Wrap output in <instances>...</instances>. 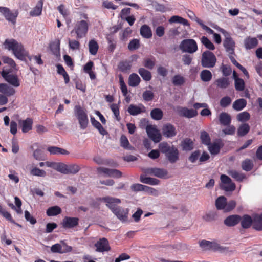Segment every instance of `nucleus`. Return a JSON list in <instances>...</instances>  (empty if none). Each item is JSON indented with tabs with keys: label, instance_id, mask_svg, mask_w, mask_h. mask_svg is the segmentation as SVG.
Returning a JSON list of instances; mask_svg holds the SVG:
<instances>
[{
	"label": "nucleus",
	"instance_id": "63",
	"mask_svg": "<svg viewBox=\"0 0 262 262\" xmlns=\"http://www.w3.org/2000/svg\"><path fill=\"white\" fill-rule=\"evenodd\" d=\"M33 157L37 160H43L44 155L42 149L38 148L35 150L33 152Z\"/></svg>",
	"mask_w": 262,
	"mask_h": 262
},
{
	"label": "nucleus",
	"instance_id": "36",
	"mask_svg": "<svg viewBox=\"0 0 262 262\" xmlns=\"http://www.w3.org/2000/svg\"><path fill=\"white\" fill-rule=\"evenodd\" d=\"M140 180L142 183L151 185H158L160 183V181L157 179L151 177H146L143 175L140 176Z\"/></svg>",
	"mask_w": 262,
	"mask_h": 262
},
{
	"label": "nucleus",
	"instance_id": "18",
	"mask_svg": "<svg viewBox=\"0 0 262 262\" xmlns=\"http://www.w3.org/2000/svg\"><path fill=\"white\" fill-rule=\"evenodd\" d=\"M96 247V251L99 252L108 251L111 250L109 242L106 238H100L95 244Z\"/></svg>",
	"mask_w": 262,
	"mask_h": 262
},
{
	"label": "nucleus",
	"instance_id": "49",
	"mask_svg": "<svg viewBox=\"0 0 262 262\" xmlns=\"http://www.w3.org/2000/svg\"><path fill=\"white\" fill-rule=\"evenodd\" d=\"M150 116L155 120H161L163 116L162 111L160 108H154L151 111Z\"/></svg>",
	"mask_w": 262,
	"mask_h": 262
},
{
	"label": "nucleus",
	"instance_id": "29",
	"mask_svg": "<svg viewBox=\"0 0 262 262\" xmlns=\"http://www.w3.org/2000/svg\"><path fill=\"white\" fill-rule=\"evenodd\" d=\"M214 83L217 88L225 89L229 86L230 80L229 78L221 77L216 79Z\"/></svg>",
	"mask_w": 262,
	"mask_h": 262
},
{
	"label": "nucleus",
	"instance_id": "60",
	"mask_svg": "<svg viewBox=\"0 0 262 262\" xmlns=\"http://www.w3.org/2000/svg\"><path fill=\"white\" fill-rule=\"evenodd\" d=\"M250 115L247 112H243L238 114L237 116L238 121L240 122H246L250 119Z\"/></svg>",
	"mask_w": 262,
	"mask_h": 262
},
{
	"label": "nucleus",
	"instance_id": "55",
	"mask_svg": "<svg viewBox=\"0 0 262 262\" xmlns=\"http://www.w3.org/2000/svg\"><path fill=\"white\" fill-rule=\"evenodd\" d=\"M119 79L121 92L124 96H126L128 93L127 88L121 75H119Z\"/></svg>",
	"mask_w": 262,
	"mask_h": 262
},
{
	"label": "nucleus",
	"instance_id": "37",
	"mask_svg": "<svg viewBox=\"0 0 262 262\" xmlns=\"http://www.w3.org/2000/svg\"><path fill=\"white\" fill-rule=\"evenodd\" d=\"M246 105V100L243 98H241L235 100L233 102L232 107L234 110L239 111L245 108Z\"/></svg>",
	"mask_w": 262,
	"mask_h": 262
},
{
	"label": "nucleus",
	"instance_id": "5",
	"mask_svg": "<svg viewBox=\"0 0 262 262\" xmlns=\"http://www.w3.org/2000/svg\"><path fill=\"white\" fill-rule=\"evenodd\" d=\"M74 111L80 128L85 129L89 124V119L86 111L80 105H78L75 106Z\"/></svg>",
	"mask_w": 262,
	"mask_h": 262
},
{
	"label": "nucleus",
	"instance_id": "7",
	"mask_svg": "<svg viewBox=\"0 0 262 262\" xmlns=\"http://www.w3.org/2000/svg\"><path fill=\"white\" fill-rule=\"evenodd\" d=\"M55 169L63 174H74L80 170V167L76 164L67 165L62 163H58L56 164Z\"/></svg>",
	"mask_w": 262,
	"mask_h": 262
},
{
	"label": "nucleus",
	"instance_id": "35",
	"mask_svg": "<svg viewBox=\"0 0 262 262\" xmlns=\"http://www.w3.org/2000/svg\"><path fill=\"white\" fill-rule=\"evenodd\" d=\"M47 150L51 155H68L69 152L63 148L56 146H50L47 148Z\"/></svg>",
	"mask_w": 262,
	"mask_h": 262
},
{
	"label": "nucleus",
	"instance_id": "23",
	"mask_svg": "<svg viewBox=\"0 0 262 262\" xmlns=\"http://www.w3.org/2000/svg\"><path fill=\"white\" fill-rule=\"evenodd\" d=\"M145 111V107L142 104H140L139 105L130 104L127 108L128 113L132 116L138 115L144 112Z\"/></svg>",
	"mask_w": 262,
	"mask_h": 262
},
{
	"label": "nucleus",
	"instance_id": "53",
	"mask_svg": "<svg viewBox=\"0 0 262 262\" xmlns=\"http://www.w3.org/2000/svg\"><path fill=\"white\" fill-rule=\"evenodd\" d=\"M202 43L208 49L213 50L215 47L213 43L206 36H202L201 38Z\"/></svg>",
	"mask_w": 262,
	"mask_h": 262
},
{
	"label": "nucleus",
	"instance_id": "42",
	"mask_svg": "<svg viewBox=\"0 0 262 262\" xmlns=\"http://www.w3.org/2000/svg\"><path fill=\"white\" fill-rule=\"evenodd\" d=\"M120 146L124 149L130 150L134 149V147L130 145L128 139L125 135H121L120 139Z\"/></svg>",
	"mask_w": 262,
	"mask_h": 262
},
{
	"label": "nucleus",
	"instance_id": "43",
	"mask_svg": "<svg viewBox=\"0 0 262 262\" xmlns=\"http://www.w3.org/2000/svg\"><path fill=\"white\" fill-rule=\"evenodd\" d=\"M61 212V209L58 206H54L49 208L46 212L49 216L57 215Z\"/></svg>",
	"mask_w": 262,
	"mask_h": 262
},
{
	"label": "nucleus",
	"instance_id": "62",
	"mask_svg": "<svg viewBox=\"0 0 262 262\" xmlns=\"http://www.w3.org/2000/svg\"><path fill=\"white\" fill-rule=\"evenodd\" d=\"M0 214L10 222L15 224L10 213L7 211L3 207L2 208V209H0Z\"/></svg>",
	"mask_w": 262,
	"mask_h": 262
},
{
	"label": "nucleus",
	"instance_id": "15",
	"mask_svg": "<svg viewBox=\"0 0 262 262\" xmlns=\"http://www.w3.org/2000/svg\"><path fill=\"white\" fill-rule=\"evenodd\" d=\"M146 130L148 137L155 143L159 142L162 139L159 130L152 125H147Z\"/></svg>",
	"mask_w": 262,
	"mask_h": 262
},
{
	"label": "nucleus",
	"instance_id": "51",
	"mask_svg": "<svg viewBox=\"0 0 262 262\" xmlns=\"http://www.w3.org/2000/svg\"><path fill=\"white\" fill-rule=\"evenodd\" d=\"M253 167V161L249 159H246L242 163V168L246 171H249Z\"/></svg>",
	"mask_w": 262,
	"mask_h": 262
},
{
	"label": "nucleus",
	"instance_id": "38",
	"mask_svg": "<svg viewBox=\"0 0 262 262\" xmlns=\"http://www.w3.org/2000/svg\"><path fill=\"white\" fill-rule=\"evenodd\" d=\"M140 34L145 38H150L152 36L150 28L147 25H144L140 28Z\"/></svg>",
	"mask_w": 262,
	"mask_h": 262
},
{
	"label": "nucleus",
	"instance_id": "39",
	"mask_svg": "<svg viewBox=\"0 0 262 262\" xmlns=\"http://www.w3.org/2000/svg\"><path fill=\"white\" fill-rule=\"evenodd\" d=\"M89 52L91 55H95L97 54L99 49V46L97 41L94 39H91L89 42Z\"/></svg>",
	"mask_w": 262,
	"mask_h": 262
},
{
	"label": "nucleus",
	"instance_id": "46",
	"mask_svg": "<svg viewBox=\"0 0 262 262\" xmlns=\"http://www.w3.org/2000/svg\"><path fill=\"white\" fill-rule=\"evenodd\" d=\"M200 139L202 144L208 146L210 144L211 138L206 131H202L200 133Z\"/></svg>",
	"mask_w": 262,
	"mask_h": 262
},
{
	"label": "nucleus",
	"instance_id": "64",
	"mask_svg": "<svg viewBox=\"0 0 262 262\" xmlns=\"http://www.w3.org/2000/svg\"><path fill=\"white\" fill-rule=\"evenodd\" d=\"M142 97L145 101H150L154 99V94L151 91L146 90L143 93Z\"/></svg>",
	"mask_w": 262,
	"mask_h": 262
},
{
	"label": "nucleus",
	"instance_id": "14",
	"mask_svg": "<svg viewBox=\"0 0 262 262\" xmlns=\"http://www.w3.org/2000/svg\"><path fill=\"white\" fill-rule=\"evenodd\" d=\"M161 130L163 136L168 138H172L177 134L176 127L169 123L164 124Z\"/></svg>",
	"mask_w": 262,
	"mask_h": 262
},
{
	"label": "nucleus",
	"instance_id": "6",
	"mask_svg": "<svg viewBox=\"0 0 262 262\" xmlns=\"http://www.w3.org/2000/svg\"><path fill=\"white\" fill-rule=\"evenodd\" d=\"M179 48L183 52L190 54L196 52L198 48L196 41L193 39H186L181 41Z\"/></svg>",
	"mask_w": 262,
	"mask_h": 262
},
{
	"label": "nucleus",
	"instance_id": "32",
	"mask_svg": "<svg viewBox=\"0 0 262 262\" xmlns=\"http://www.w3.org/2000/svg\"><path fill=\"white\" fill-rule=\"evenodd\" d=\"M219 120L222 125L224 126H228L231 123V118L230 115L228 113L222 112L219 116Z\"/></svg>",
	"mask_w": 262,
	"mask_h": 262
},
{
	"label": "nucleus",
	"instance_id": "33",
	"mask_svg": "<svg viewBox=\"0 0 262 262\" xmlns=\"http://www.w3.org/2000/svg\"><path fill=\"white\" fill-rule=\"evenodd\" d=\"M91 121L93 126L98 130L101 135L104 136L108 134L107 130L103 127L100 123L96 120L94 117H91Z\"/></svg>",
	"mask_w": 262,
	"mask_h": 262
},
{
	"label": "nucleus",
	"instance_id": "52",
	"mask_svg": "<svg viewBox=\"0 0 262 262\" xmlns=\"http://www.w3.org/2000/svg\"><path fill=\"white\" fill-rule=\"evenodd\" d=\"M68 45L69 49L74 50H79L80 48V43L78 39H69Z\"/></svg>",
	"mask_w": 262,
	"mask_h": 262
},
{
	"label": "nucleus",
	"instance_id": "47",
	"mask_svg": "<svg viewBox=\"0 0 262 262\" xmlns=\"http://www.w3.org/2000/svg\"><path fill=\"white\" fill-rule=\"evenodd\" d=\"M201 80L204 82L210 81L212 78L211 72L208 70H203L200 73Z\"/></svg>",
	"mask_w": 262,
	"mask_h": 262
},
{
	"label": "nucleus",
	"instance_id": "54",
	"mask_svg": "<svg viewBox=\"0 0 262 262\" xmlns=\"http://www.w3.org/2000/svg\"><path fill=\"white\" fill-rule=\"evenodd\" d=\"M172 83L175 86H179L184 84L185 82V80L184 77L180 75H176L172 78Z\"/></svg>",
	"mask_w": 262,
	"mask_h": 262
},
{
	"label": "nucleus",
	"instance_id": "22",
	"mask_svg": "<svg viewBox=\"0 0 262 262\" xmlns=\"http://www.w3.org/2000/svg\"><path fill=\"white\" fill-rule=\"evenodd\" d=\"M15 89L7 83H0V93L7 97H10L15 94Z\"/></svg>",
	"mask_w": 262,
	"mask_h": 262
},
{
	"label": "nucleus",
	"instance_id": "57",
	"mask_svg": "<svg viewBox=\"0 0 262 262\" xmlns=\"http://www.w3.org/2000/svg\"><path fill=\"white\" fill-rule=\"evenodd\" d=\"M50 47L53 54L57 55L60 50V40H57V41L52 42L50 43Z\"/></svg>",
	"mask_w": 262,
	"mask_h": 262
},
{
	"label": "nucleus",
	"instance_id": "16",
	"mask_svg": "<svg viewBox=\"0 0 262 262\" xmlns=\"http://www.w3.org/2000/svg\"><path fill=\"white\" fill-rule=\"evenodd\" d=\"M79 219L76 217H65L61 222L62 226L64 229H72L76 227L79 223Z\"/></svg>",
	"mask_w": 262,
	"mask_h": 262
},
{
	"label": "nucleus",
	"instance_id": "25",
	"mask_svg": "<svg viewBox=\"0 0 262 262\" xmlns=\"http://www.w3.org/2000/svg\"><path fill=\"white\" fill-rule=\"evenodd\" d=\"M258 41L255 37H247L244 40V46L247 50H250L256 47Z\"/></svg>",
	"mask_w": 262,
	"mask_h": 262
},
{
	"label": "nucleus",
	"instance_id": "13",
	"mask_svg": "<svg viewBox=\"0 0 262 262\" xmlns=\"http://www.w3.org/2000/svg\"><path fill=\"white\" fill-rule=\"evenodd\" d=\"M97 171L99 174L103 173L110 177L119 178L122 177V172L117 169L99 167L97 168Z\"/></svg>",
	"mask_w": 262,
	"mask_h": 262
},
{
	"label": "nucleus",
	"instance_id": "59",
	"mask_svg": "<svg viewBox=\"0 0 262 262\" xmlns=\"http://www.w3.org/2000/svg\"><path fill=\"white\" fill-rule=\"evenodd\" d=\"M245 83L243 79H235V88L236 91H243L244 90Z\"/></svg>",
	"mask_w": 262,
	"mask_h": 262
},
{
	"label": "nucleus",
	"instance_id": "26",
	"mask_svg": "<svg viewBox=\"0 0 262 262\" xmlns=\"http://www.w3.org/2000/svg\"><path fill=\"white\" fill-rule=\"evenodd\" d=\"M223 45L227 52L231 54H233L235 42L231 37H226L224 40Z\"/></svg>",
	"mask_w": 262,
	"mask_h": 262
},
{
	"label": "nucleus",
	"instance_id": "8",
	"mask_svg": "<svg viewBox=\"0 0 262 262\" xmlns=\"http://www.w3.org/2000/svg\"><path fill=\"white\" fill-rule=\"evenodd\" d=\"M216 61L214 54L209 51H206L202 54L201 65L204 68H213Z\"/></svg>",
	"mask_w": 262,
	"mask_h": 262
},
{
	"label": "nucleus",
	"instance_id": "30",
	"mask_svg": "<svg viewBox=\"0 0 262 262\" xmlns=\"http://www.w3.org/2000/svg\"><path fill=\"white\" fill-rule=\"evenodd\" d=\"M43 1L39 0L36 6L30 12V15L32 17L38 16L41 14L43 6Z\"/></svg>",
	"mask_w": 262,
	"mask_h": 262
},
{
	"label": "nucleus",
	"instance_id": "61",
	"mask_svg": "<svg viewBox=\"0 0 262 262\" xmlns=\"http://www.w3.org/2000/svg\"><path fill=\"white\" fill-rule=\"evenodd\" d=\"M217 214L215 212L211 211L206 213L203 219L206 222H212L216 220Z\"/></svg>",
	"mask_w": 262,
	"mask_h": 262
},
{
	"label": "nucleus",
	"instance_id": "4",
	"mask_svg": "<svg viewBox=\"0 0 262 262\" xmlns=\"http://www.w3.org/2000/svg\"><path fill=\"white\" fill-rule=\"evenodd\" d=\"M89 22L88 20H81L74 23V27L71 31V35H75L77 39L85 37L89 30Z\"/></svg>",
	"mask_w": 262,
	"mask_h": 262
},
{
	"label": "nucleus",
	"instance_id": "56",
	"mask_svg": "<svg viewBox=\"0 0 262 262\" xmlns=\"http://www.w3.org/2000/svg\"><path fill=\"white\" fill-rule=\"evenodd\" d=\"M140 46V40L138 39H133L128 43V49L129 51H134L139 49Z\"/></svg>",
	"mask_w": 262,
	"mask_h": 262
},
{
	"label": "nucleus",
	"instance_id": "11",
	"mask_svg": "<svg viewBox=\"0 0 262 262\" xmlns=\"http://www.w3.org/2000/svg\"><path fill=\"white\" fill-rule=\"evenodd\" d=\"M1 75L7 82L13 86L18 87L20 85L19 80L16 75L10 74L9 71L3 70Z\"/></svg>",
	"mask_w": 262,
	"mask_h": 262
},
{
	"label": "nucleus",
	"instance_id": "21",
	"mask_svg": "<svg viewBox=\"0 0 262 262\" xmlns=\"http://www.w3.org/2000/svg\"><path fill=\"white\" fill-rule=\"evenodd\" d=\"M241 220V216L234 214L227 216L224 220V223L228 227H233L237 225Z\"/></svg>",
	"mask_w": 262,
	"mask_h": 262
},
{
	"label": "nucleus",
	"instance_id": "17",
	"mask_svg": "<svg viewBox=\"0 0 262 262\" xmlns=\"http://www.w3.org/2000/svg\"><path fill=\"white\" fill-rule=\"evenodd\" d=\"M33 121L28 117L25 120H18V125L23 133H27L32 129Z\"/></svg>",
	"mask_w": 262,
	"mask_h": 262
},
{
	"label": "nucleus",
	"instance_id": "58",
	"mask_svg": "<svg viewBox=\"0 0 262 262\" xmlns=\"http://www.w3.org/2000/svg\"><path fill=\"white\" fill-rule=\"evenodd\" d=\"M119 70L122 72H127L130 69V65L127 61H120L118 66Z\"/></svg>",
	"mask_w": 262,
	"mask_h": 262
},
{
	"label": "nucleus",
	"instance_id": "1",
	"mask_svg": "<svg viewBox=\"0 0 262 262\" xmlns=\"http://www.w3.org/2000/svg\"><path fill=\"white\" fill-rule=\"evenodd\" d=\"M4 45L6 49L9 50H12L15 56L22 61H25L26 57H27L30 61L33 58L38 64L41 65L43 63L41 58V55L34 56H30L28 52L25 50L22 44L19 43L14 39H6Z\"/></svg>",
	"mask_w": 262,
	"mask_h": 262
},
{
	"label": "nucleus",
	"instance_id": "28",
	"mask_svg": "<svg viewBox=\"0 0 262 262\" xmlns=\"http://www.w3.org/2000/svg\"><path fill=\"white\" fill-rule=\"evenodd\" d=\"M181 146L183 150L190 151L194 148V142L190 138H186L182 141Z\"/></svg>",
	"mask_w": 262,
	"mask_h": 262
},
{
	"label": "nucleus",
	"instance_id": "50",
	"mask_svg": "<svg viewBox=\"0 0 262 262\" xmlns=\"http://www.w3.org/2000/svg\"><path fill=\"white\" fill-rule=\"evenodd\" d=\"M30 174L33 176L40 177H45L46 176V172L42 169H40L36 167H33L30 170Z\"/></svg>",
	"mask_w": 262,
	"mask_h": 262
},
{
	"label": "nucleus",
	"instance_id": "41",
	"mask_svg": "<svg viewBox=\"0 0 262 262\" xmlns=\"http://www.w3.org/2000/svg\"><path fill=\"white\" fill-rule=\"evenodd\" d=\"M226 198L224 196H220L215 201V206L218 210H224L226 205Z\"/></svg>",
	"mask_w": 262,
	"mask_h": 262
},
{
	"label": "nucleus",
	"instance_id": "12",
	"mask_svg": "<svg viewBox=\"0 0 262 262\" xmlns=\"http://www.w3.org/2000/svg\"><path fill=\"white\" fill-rule=\"evenodd\" d=\"M0 13L4 16L7 20L11 22L13 24H15L18 14L17 11L13 12L7 7H0Z\"/></svg>",
	"mask_w": 262,
	"mask_h": 262
},
{
	"label": "nucleus",
	"instance_id": "48",
	"mask_svg": "<svg viewBox=\"0 0 262 262\" xmlns=\"http://www.w3.org/2000/svg\"><path fill=\"white\" fill-rule=\"evenodd\" d=\"M138 73L145 81H148L151 80V74L147 70L141 68L138 70Z\"/></svg>",
	"mask_w": 262,
	"mask_h": 262
},
{
	"label": "nucleus",
	"instance_id": "3",
	"mask_svg": "<svg viewBox=\"0 0 262 262\" xmlns=\"http://www.w3.org/2000/svg\"><path fill=\"white\" fill-rule=\"evenodd\" d=\"M159 149L171 163H176L178 160L179 152L174 145L170 146L167 142H163L159 144Z\"/></svg>",
	"mask_w": 262,
	"mask_h": 262
},
{
	"label": "nucleus",
	"instance_id": "20",
	"mask_svg": "<svg viewBox=\"0 0 262 262\" xmlns=\"http://www.w3.org/2000/svg\"><path fill=\"white\" fill-rule=\"evenodd\" d=\"M221 182L227 184V186H225L223 189L227 191H232L235 189V184L232 182L231 179L225 174H222L221 176Z\"/></svg>",
	"mask_w": 262,
	"mask_h": 262
},
{
	"label": "nucleus",
	"instance_id": "27",
	"mask_svg": "<svg viewBox=\"0 0 262 262\" xmlns=\"http://www.w3.org/2000/svg\"><path fill=\"white\" fill-rule=\"evenodd\" d=\"M253 221V218L251 216L245 214L241 216L240 223L243 228L248 229L252 225Z\"/></svg>",
	"mask_w": 262,
	"mask_h": 262
},
{
	"label": "nucleus",
	"instance_id": "34",
	"mask_svg": "<svg viewBox=\"0 0 262 262\" xmlns=\"http://www.w3.org/2000/svg\"><path fill=\"white\" fill-rule=\"evenodd\" d=\"M169 22L170 24L179 23L183 24V25L186 26H190V24L186 19H185L178 15H174L171 16L170 18L169 19Z\"/></svg>",
	"mask_w": 262,
	"mask_h": 262
},
{
	"label": "nucleus",
	"instance_id": "44",
	"mask_svg": "<svg viewBox=\"0 0 262 262\" xmlns=\"http://www.w3.org/2000/svg\"><path fill=\"white\" fill-rule=\"evenodd\" d=\"M250 129V127L248 124H242L238 128L237 134L239 136L243 137L249 133Z\"/></svg>",
	"mask_w": 262,
	"mask_h": 262
},
{
	"label": "nucleus",
	"instance_id": "9",
	"mask_svg": "<svg viewBox=\"0 0 262 262\" xmlns=\"http://www.w3.org/2000/svg\"><path fill=\"white\" fill-rule=\"evenodd\" d=\"M200 246L206 250H213V251H220L223 250L225 248L222 246H221L216 242H210L207 240H202L199 242Z\"/></svg>",
	"mask_w": 262,
	"mask_h": 262
},
{
	"label": "nucleus",
	"instance_id": "40",
	"mask_svg": "<svg viewBox=\"0 0 262 262\" xmlns=\"http://www.w3.org/2000/svg\"><path fill=\"white\" fill-rule=\"evenodd\" d=\"M140 82V78L139 76L135 73L132 74L128 79V84L133 87L138 86Z\"/></svg>",
	"mask_w": 262,
	"mask_h": 262
},
{
	"label": "nucleus",
	"instance_id": "24",
	"mask_svg": "<svg viewBox=\"0 0 262 262\" xmlns=\"http://www.w3.org/2000/svg\"><path fill=\"white\" fill-rule=\"evenodd\" d=\"M179 114L181 116L185 117L188 118H191L195 117L198 115L196 110L193 109H188L186 107H182L179 111Z\"/></svg>",
	"mask_w": 262,
	"mask_h": 262
},
{
	"label": "nucleus",
	"instance_id": "19",
	"mask_svg": "<svg viewBox=\"0 0 262 262\" xmlns=\"http://www.w3.org/2000/svg\"><path fill=\"white\" fill-rule=\"evenodd\" d=\"M224 144L221 140H219L216 142L208 145V150L211 155H216L219 154L221 149L223 147Z\"/></svg>",
	"mask_w": 262,
	"mask_h": 262
},
{
	"label": "nucleus",
	"instance_id": "31",
	"mask_svg": "<svg viewBox=\"0 0 262 262\" xmlns=\"http://www.w3.org/2000/svg\"><path fill=\"white\" fill-rule=\"evenodd\" d=\"M253 228L257 231H262V216L256 214L253 217Z\"/></svg>",
	"mask_w": 262,
	"mask_h": 262
},
{
	"label": "nucleus",
	"instance_id": "10",
	"mask_svg": "<svg viewBox=\"0 0 262 262\" xmlns=\"http://www.w3.org/2000/svg\"><path fill=\"white\" fill-rule=\"evenodd\" d=\"M145 173L161 179L167 178L168 174V171L166 169L157 167L148 168L145 170Z\"/></svg>",
	"mask_w": 262,
	"mask_h": 262
},
{
	"label": "nucleus",
	"instance_id": "45",
	"mask_svg": "<svg viewBox=\"0 0 262 262\" xmlns=\"http://www.w3.org/2000/svg\"><path fill=\"white\" fill-rule=\"evenodd\" d=\"M228 173L233 179L238 182H242L245 178L244 174L235 170H231L228 171Z\"/></svg>",
	"mask_w": 262,
	"mask_h": 262
},
{
	"label": "nucleus",
	"instance_id": "2",
	"mask_svg": "<svg viewBox=\"0 0 262 262\" xmlns=\"http://www.w3.org/2000/svg\"><path fill=\"white\" fill-rule=\"evenodd\" d=\"M102 200L106 203V206L111 210L117 217L122 222L128 220L129 210L117 205L121 203V200L111 196H105Z\"/></svg>",
	"mask_w": 262,
	"mask_h": 262
}]
</instances>
